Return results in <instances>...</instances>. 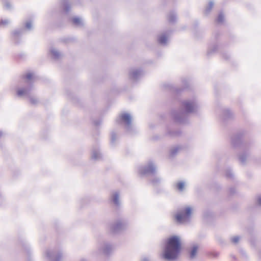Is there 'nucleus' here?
<instances>
[{"label":"nucleus","instance_id":"obj_1","mask_svg":"<svg viewBox=\"0 0 261 261\" xmlns=\"http://www.w3.org/2000/svg\"><path fill=\"white\" fill-rule=\"evenodd\" d=\"M198 103L195 98L183 100L178 110H173L171 115L173 121L180 124L189 123V116L197 112Z\"/></svg>","mask_w":261,"mask_h":261},{"label":"nucleus","instance_id":"obj_2","mask_svg":"<svg viewBox=\"0 0 261 261\" xmlns=\"http://www.w3.org/2000/svg\"><path fill=\"white\" fill-rule=\"evenodd\" d=\"M167 247L164 246V260H177L182 250L180 238L176 235L169 237L166 241Z\"/></svg>","mask_w":261,"mask_h":261},{"label":"nucleus","instance_id":"obj_3","mask_svg":"<svg viewBox=\"0 0 261 261\" xmlns=\"http://www.w3.org/2000/svg\"><path fill=\"white\" fill-rule=\"evenodd\" d=\"M245 132L240 130L235 133L231 138V144L233 148H239L242 152L238 154V159L242 164H244L246 161L247 156L249 155L250 144L245 142L244 138Z\"/></svg>","mask_w":261,"mask_h":261},{"label":"nucleus","instance_id":"obj_4","mask_svg":"<svg viewBox=\"0 0 261 261\" xmlns=\"http://www.w3.org/2000/svg\"><path fill=\"white\" fill-rule=\"evenodd\" d=\"M219 36L220 33L218 31L215 32V42L208 45L206 55L210 58L216 53L218 50H219L222 54L223 58L226 60H228L230 58L229 54L225 52H223L222 50V46L219 45L217 42V40Z\"/></svg>","mask_w":261,"mask_h":261},{"label":"nucleus","instance_id":"obj_5","mask_svg":"<svg viewBox=\"0 0 261 261\" xmlns=\"http://www.w3.org/2000/svg\"><path fill=\"white\" fill-rule=\"evenodd\" d=\"M181 82L182 84L181 87L164 83V90L169 89L175 96L180 95L185 90L190 88V79L188 77H182L181 79Z\"/></svg>","mask_w":261,"mask_h":261},{"label":"nucleus","instance_id":"obj_6","mask_svg":"<svg viewBox=\"0 0 261 261\" xmlns=\"http://www.w3.org/2000/svg\"><path fill=\"white\" fill-rule=\"evenodd\" d=\"M192 213V208L186 206L175 214L174 220L177 224H182L190 220Z\"/></svg>","mask_w":261,"mask_h":261},{"label":"nucleus","instance_id":"obj_7","mask_svg":"<svg viewBox=\"0 0 261 261\" xmlns=\"http://www.w3.org/2000/svg\"><path fill=\"white\" fill-rule=\"evenodd\" d=\"M166 20L168 23L171 25H174L178 19L177 12L175 9L170 10L166 15Z\"/></svg>","mask_w":261,"mask_h":261},{"label":"nucleus","instance_id":"obj_8","mask_svg":"<svg viewBox=\"0 0 261 261\" xmlns=\"http://www.w3.org/2000/svg\"><path fill=\"white\" fill-rule=\"evenodd\" d=\"M199 246L197 244L191 246L189 249H187L188 257L190 260L194 259L198 254Z\"/></svg>","mask_w":261,"mask_h":261},{"label":"nucleus","instance_id":"obj_9","mask_svg":"<svg viewBox=\"0 0 261 261\" xmlns=\"http://www.w3.org/2000/svg\"><path fill=\"white\" fill-rule=\"evenodd\" d=\"M233 118V114L229 109H224L222 111V119L224 122L231 120Z\"/></svg>","mask_w":261,"mask_h":261},{"label":"nucleus","instance_id":"obj_10","mask_svg":"<svg viewBox=\"0 0 261 261\" xmlns=\"http://www.w3.org/2000/svg\"><path fill=\"white\" fill-rule=\"evenodd\" d=\"M182 149V147L180 145H177L171 147L169 151V158L171 159L175 157L177 154L178 151Z\"/></svg>","mask_w":261,"mask_h":261},{"label":"nucleus","instance_id":"obj_11","mask_svg":"<svg viewBox=\"0 0 261 261\" xmlns=\"http://www.w3.org/2000/svg\"><path fill=\"white\" fill-rule=\"evenodd\" d=\"M213 213L210 210L206 209L203 212V219L206 221L211 220L213 217Z\"/></svg>","mask_w":261,"mask_h":261},{"label":"nucleus","instance_id":"obj_12","mask_svg":"<svg viewBox=\"0 0 261 261\" xmlns=\"http://www.w3.org/2000/svg\"><path fill=\"white\" fill-rule=\"evenodd\" d=\"M173 32V30L171 29L167 30L166 31L164 30V48L169 42V37Z\"/></svg>","mask_w":261,"mask_h":261},{"label":"nucleus","instance_id":"obj_13","mask_svg":"<svg viewBox=\"0 0 261 261\" xmlns=\"http://www.w3.org/2000/svg\"><path fill=\"white\" fill-rule=\"evenodd\" d=\"M167 133L171 137H176L180 136L182 134V132L180 129L169 130Z\"/></svg>","mask_w":261,"mask_h":261},{"label":"nucleus","instance_id":"obj_14","mask_svg":"<svg viewBox=\"0 0 261 261\" xmlns=\"http://www.w3.org/2000/svg\"><path fill=\"white\" fill-rule=\"evenodd\" d=\"M214 6V2L213 1H210L208 3V5L206 6L205 10H204V14L205 15H208L210 12L211 11L213 7Z\"/></svg>","mask_w":261,"mask_h":261},{"label":"nucleus","instance_id":"obj_15","mask_svg":"<svg viewBox=\"0 0 261 261\" xmlns=\"http://www.w3.org/2000/svg\"><path fill=\"white\" fill-rule=\"evenodd\" d=\"M225 175L227 178L233 179L234 175L232 169L230 168L226 169Z\"/></svg>","mask_w":261,"mask_h":261},{"label":"nucleus","instance_id":"obj_16","mask_svg":"<svg viewBox=\"0 0 261 261\" xmlns=\"http://www.w3.org/2000/svg\"><path fill=\"white\" fill-rule=\"evenodd\" d=\"M185 187V182L183 181H179L176 183V188L180 192L184 190Z\"/></svg>","mask_w":261,"mask_h":261},{"label":"nucleus","instance_id":"obj_17","mask_svg":"<svg viewBox=\"0 0 261 261\" xmlns=\"http://www.w3.org/2000/svg\"><path fill=\"white\" fill-rule=\"evenodd\" d=\"M33 78V74L32 73H27L26 74L24 75L22 77L23 81L25 82H28L31 81Z\"/></svg>","mask_w":261,"mask_h":261},{"label":"nucleus","instance_id":"obj_18","mask_svg":"<svg viewBox=\"0 0 261 261\" xmlns=\"http://www.w3.org/2000/svg\"><path fill=\"white\" fill-rule=\"evenodd\" d=\"M216 21L218 23H222L224 21V15L222 12H220L218 15L216 19Z\"/></svg>","mask_w":261,"mask_h":261},{"label":"nucleus","instance_id":"obj_19","mask_svg":"<svg viewBox=\"0 0 261 261\" xmlns=\"http://www.w3.org/2000/svg\"><path fill=\"white\" fill-rule=\"evenodd\" d=\"M121 119L125 122L126 123L129 124L130 122L131 118L130 116L128 114H123L121 116Z\"/></svg>","mask_w":261,"mask_h":261},{"label":"nucleus","instance_id":"obj_20","mask_svg":"<svg viewBox=\"0 0 261 261\" xmlns=\"http://www.w3.org/2000/svg\"><path fill=\"white\" fill-rule=\"evenodd\" d=\"M177 2V0H164V6H174Z\"/></svg>","mask_w":261,"mask_h":261},{"label":"nucleus","instance_id":"obj_21","mask_svg":"<svg viewBox=\"0 0 261 261\" xmlns=\"http://www.w3.org/2000/svg\"><path fill=\"white\" fill-rule=\"evenodd\" d=\"M254 204L256 206L261 207V195H257L255 197Z\"/></svg>","mask_w":261,"mask_h":261},{"label":"nucleus","instance_id":"obj_22","mask_svg":"<svg viewBox=\"0 0 261 261\" xmlns=\"http://www.w3.org/2000/svg\"><path fill=\"white\" fill-rule=\"evenodd\" d=\"M155 170V167L152 165H149L146 169V172L148 173H152Z\"/></svg>","mask_w":261,"mask_h":261},{"label":"nucleus","instance_id":"obj_23","mask_svg":"<svg viewBox=\"0 0 261 261\" xmlns=\"http://www.w3.org/2000/svg\"><path fill=\"white\" fill-rule=\"evenodd\" d=\"M26 93V90L24 89H20L17 90V94L18 96H22Z\"/></svg>","mask_w":261,"mask_h":261},{"label":"nucleus","instance_id":"obj_24","mask_svg":"<svg viewBox=\"0 0 261 261\" xmlns=\"http://www.w3.org/2000/svg\"><path fill=\"white\" fill-rule=\"evenodd\" d=\"M118 198H119V195L117 193H115L113 196V202L116 203L118 204Z\"/></svg>","mask_w":261,"mask_h":261},{"label":"nucleus","instance_id":"obj_25","mask_svg":"<svg viewBox=\"0 0 261 261\" xmlns=\"http://www.w3.org/2000/svg\"><path fill=\"white\" fill-rule=\"evenodd\" d=\"M240 237L239 236H235L231 239V242L234 244H237L239 242Z\"/></svg>","mask_w":261,"mask_h":261},{"label":"nucleus","instance_id":"obj_26","mask_svg":"<svg viewBox=\"0 0 261 261\" xmlns=\"http://www.w3.org/2000/svg\"><path fill=\"white\" fill-rule=\"evenodd\" d=\"M209 255L213 258H216L219 256V253L218 252H212L210 253Z\"/></svg>","mask_w":261,"mask_h":261},{"label":"nucleus","instance_id":"obj_27","mask_svg":"<svg viewBox=\"0 0 261 261\" xmlns=\"http://www.w3.org/2000/svg\"><path fill=\"white\" fill-rule=\"evenodd\" d=\"M236 193V189L234 187H230L229 189V194L230 195H233Z\"/></svg>","mask_w":261,"mask_h":261},{"label":"nucleus","instance_id":"obj_28","mask_svg":"<svg viewBox=\"0 0 261 261\" xmlns=\"http://www.w3.org/2000/svg\"><path fill=\"white\" fill-rule=\"evenodd\" d=\"M240 252L243 256H244V257H246V258L247 257V253L245 250H244L243 249H241Z\"/></svg>","mask_w":261,"mask_h":261},{"label":"nucleus","instance_id":"obj_29","mask_svg":"<svg viewBox=\"0 0 261 261\" xmlns=\"http://www.w3.org/2000/svg\"><path fill=\"white\" fill-rule=\"evenodd\" d=\"M250 242L252 246H255V240L254 238H251L250 240Z\"/></svg>","mask_w":261,"mask_h":261},{"label":"nucleus","instance_id":"obj_30","mask_svg":"<svg viewBox=\"0 0 261 261\" xmlns=\"http://www.w3.org/2000/svg\"><path fill=\"white\" fill-rule=\"evenodd\" d=\"M198 25H199L198 21L197 20L195 21L194 22V24H193L194 28L195 29H196L198 28Z\"/></svg>","mask_w":261,"mask_h":261},{"label":"nucleus","instance_id":"obj_31","mask_svg":"<svg viewBox=\"0 0 261 261\" xmlns=\"http://www.w3.org/2000/svg\"><path fill=\"white\" fill-rule=\"evenodd\" d=\"M73 22L75 24H78L80 22V19L79 18H74L73 19Z\"/></svg>","mask_w":261,"mask_h":261},{"label":"nucleus","instance_id":"obj_32","mask_svg":"<svg viewBox=\"0 0 261 261\" xmlns=\"http://www.w3.org/2000/svg\"><path fill=\"white\" fill-rule=\"evenodd\" d=\"M159 41H160L161 43H162V42L163 41V39L162 37H161V38H160V39H159Z\"/></svg>","mask_w":261,"mask_h":261},{"label":"nucleus","instance_id":"obj_33","mask_svg":"<svg viewBox=\"0 0 261 261\" xmlns=\"http://www.w3.org/2000/svg\"><path fill=\"white\" fill-rule=\"evenodd\" d=\"M231 257L233 259H236V257L234 255H231Z\"/></svg>","mask_w":261,"mask_h":261},{"label":"nucleus","instance_id":"obj_34","mask_svg":"<svg viewBox=\"0 0 261 261\" xmlns=\"http://www.w3.org/2000/svg\"><path fill=\"white\" fill-rule=\"evenodd\" d=\"M259 255L261 257V250L259 252Z\"/></svg>","mask_w":261,"mask_h":261}]
</instances>
